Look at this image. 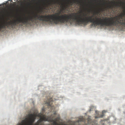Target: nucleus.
<instances>
[{"mask_svg": "<svg viewBox=\"0 0 125 125\" xmlns=\"http://www.w3.org/2000/svg\"><path fill=\"white\" fill-rule=\"evenodd\" d=\"M37 19L40 21L48 22L55 24H58L69 22H75L78 25L83 24L86 25L89 22L92 23L91 26L95 27L100 25L101 27L104 26L109 27L115 26L119 28L125 29V22L120 21L118 20H114L111 18L99 17H95L92 18V17H87L84 14H77L76 13L69 14H60L59 13L49 14L48 15H36L34 17H30L24 18H20L13 21H9L6 26H11L12 28L19 23H22L24 25H31V22H34Z\"/></svg>", "mask_w": 125, "mask_h": 125, "instance_id": "f257e3e1", "label": "nucleus"}, {"mask_svg": "<svg viewBox=\"0 0 125 125\" xmlns=\"http://www.w3.org/2000/svg\"><path fill=\"white\" fill-rule=\"evenodd\" d=\"M59 117L54 118L51 116L46 117L41 113L31 114L28 115V118H26L22 121L21 125H97L95 120L91 121L89 117L87 119V124H81L80 122L84 121L83 117L81 116L79 120L76 122L70 121L66 123L60 125L57 123L59 120Z\"/></svg>", "mask_w": 125, "mask_h": 125, "instance_id": "f03ea898", "label": "nucleus"}, {"mask_svg": "<svg viewBox=\"0 0 125 125\" xmlns=\"http://www.w3.org/2000/svg\"><path fill=\"white\" fill-rule=\"evenodd\" d=\"M52 101V98H51L49 99L48 102H46V104H47L48 106L51 107V108H52V106L51 105Z\"/></svg>", "mask_w": 125, "mask_h": 125, "instance_id": "7ed1b4c3", "label": "nucleus"}, {"mask_svg": "<svg viewBox=\"0 0 125 125\" xmlns=\"http://www.w3.org/2000/svg\"><path fill=\"white\" fill-rule=\"evenodd\" d=\"M105 112V111L104 110L103 111V113L102 114H101V115L99 116H95V119H96V118H101L103 116H104V114H103Z\"/></svg>", "mask_w": 125, "mask_h": 125, "instance_id": "20e7f679", "label": "nucleus"}, {"mask_svg": "<svg viewBox=\"0 0 125 125\" xmlns=\"http://www.w3.org/2000/svg\"><path fill=\"white\" fill-rule=\"evenodd\" d=\"M114 7H115V5H107V8L109 9H112L114 8Z\"/></svg>", "mask_w": 125, "mask_h": 125, "instance_id": "39448f33", "label": "nucleus"}, {"mask_svg": "<svg viewBox=\"0 0 125 125\" xmlns=\"http://www.w3.org/2000/svg\"><path fill=\"white\" fill-rule=\"evenodd\" d=\"M73 3H76V2L74 1H70L68 2V4L71 5H72Z\"/></svg>", "mask_w": 125, "mask_h": 125, "instance_id": "423d86ee", "label": "nucleus"}, {"mask_svg": "<svg viewBox=\"0 0 125 125\" xmlns=\"http://www.w3.org/2000/svg\"><path fill=\"white\" fill-rule=\"evenodd\" d=\"M0 28L1 29H4L5 28V26L4 25H1L0 26Z\"/></svg>", "mask_w": 125, "mask_h": 125, "instance_id": "0eeeda50", "label": "nucleus"}, {"mask_svg": "<svg viewBox=\"0 0 125 125\" xmlns=\"http://www.w3.org/2000/svg\"><path fill=\"white\" fill-rule=\"evenodd\" d=\"M54 115H56V112H54Z\"/></svg>", "mask_w": 125, "mask_h": 125, "instance_id": "6e6552de", "label": "nucleus"}, {"mask_svg": "<svg viewBox=\"0 0 125 125\" xmlns=\"http://www.w3.org/2000/svg\"><path fill=\"white\" fill-rule=\"evenodd\" d=\"M115 7H116V8L118 7V5H116V6H115Z\"/></svg>", "mask_w": 125, "mask_h": 125, "instance_id": "1a4fd4ad", "label": "nucleus"}, {"mask_svg": "<svg viewBox=\"0 0 125 125\" xmlns=\"http://www.w3.org/2000/svg\"><path fill=\"white\" fill-rule=\"evenodd\" d=\"M29 4V5H30V3H29V4Z\"/></svg>", "mask_w": 125, "mask_h": 125, "instance_id": "9d476101", "label": "nucleus"}, {"mask_svg": "<svg viewBox=\"0 0 125 125\" xmlns=\"http://www.w3.org/2000/svg\"><path fill=\"white\" fill-rule=\"evenodd\" d=\"M95 113H97V111H95Z\"/></svg>", "mask_w": 125, "mask_h": 125, "instance_id": "9b49d317", "label": "nucleus"}, {"mask_svg": "<svg viewBox=\"0 0 125 125\" xmlns=\"http://www.w3.org/2000/svg\"><path fill=\"white\" fill-rule=\"evenodd\" d=\"M77 2H78V1H77Z\"/></svg>", "mask_w": 125, "mask_h": 125, "instance_id": "f8f14e48", "label": "nucleus"}, {"mask_svg": "<svg viewBox=\"0 0 125 125\" xmlns=\"http://www.w3.org/2000/svg\"><path fill=\"white\" fill-rule=\"evenodd\" d=\"M58 116H59V115H58ZM59 117V118H60V117H59V116L58 117Z\"/></svg>", "mask_w": 125, "mask_h": 125, "instance_id": "ddd939ff", "label": "nucleus"}]
</instances>
